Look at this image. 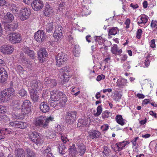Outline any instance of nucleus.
<instances>
[{"label": "nucleus", "mask_w": 157, "mask_h": 157, "mask_svg": "<svg viewBox=\"0 0 157 157\" xmlns=\"http://www.w3.org/2000/svg\"><path fill=\"white\" fill-rule=\"evenodd\" d=\"M32 104L31 102L28 100H25L21 104L17 102L14 105V107L20 111L21 114L23 116L28 115L31 111Z\"/></svg>", "instance_id": "nucleus-1"}, {"label": "nucleus", "mask_w": 157, "mask_h": 157, "mask_svg": "<svg viewBox=\"0 0 157 157\" xmlns=\"http://www.w3.org/2000/svg\"><path fill=\"white\" fill-rule=\"evenodd\" d=\"M54 121V117L52 116H50L48 118L40 116L35 119L34 121V124L37 127L47 128H48L49 122Z\"/></svg>", "instance_id": "nucleus-2"}, {"label": "nucleus", "mask_w": 157, "mask_h": 157, "mask_svg": "<svg viewBox=\"0 0 157 157\" xmlns=\"http://www.w3.org/2000/svg\"><path fill=\"white\" fill-rule=\"evenodd\" d=\"M50 98L56 101H59L66 103L67 101L66 96L62 92L57 91H52Z\"/></svg>", "instance_id": "nucleus-3"}, {"label": "nucleus", "mask_w": 157, "mask_h": 157, "mask_svg": "<svg viewBox=\"0 0 157 157\" xmlns=\"http://www.w3.org/2000/svg\"><path fill=\"white\" fill-rule=\"evenodd\" d=\"M40 133L36 132H31L29 134V140L35 144L37 146L43 142Z\"/></svg>", "instance_id": "nucleus-4"}, {"label": "nucleus", "mask_w": 157, "mask_h": 157, "mask_svg": "<svg viewBox=\"0 0 157 157\" xmlns=\"http://www.w3.org/2000/svg\"><path fill=\"white\" fill-rule=\"evenodd\" d=\"M10 42L13 44L21 43L22 40L21 35L17 33H12L8 36Z\"/></svg>", "instance_id": "nucleus-5"}, {"label": "nucleus", "mask_w": 157, "mask_h": 157, "mask_svg": "<svg viewBox=\"0 0 157 157\" xmlns=\"http://www.w3.org/2000/svg\"><path fill=\"white\" fill-rule=\"evenodd\" d=\"M77 114L76 111L67 112L65 119L66 122L70 124H73L76 119Z\"/></svg>", "instance_id": "nucleus-6"}, {"label": "nucleus", "mask_w": 157, "mask_h": 157, "mask_svg": "<svg viewBox=\"0 0 157 157\" xmlns=\"http://www.w3.org/2000/svg\"><path fill=\"white\" fill-rule=\"evenodd\" d=\"M56 65L60 67L61 65L67 61V55L63 52L59 53L56 56Z\"/></svg>", "instance_id": "nucleus-7"}, {"label": "nucleus", "mask_w": 157, "mask_h": 157, "mask_svg": "<svg viewBox=\"0 0 157 157\" xmlns=\"http://www.w3.org/2000/svg\"><path fill=\"white\" fill-rule=\"evenodd\" d=\"M19 12L21 15L20 19L23 21L27 19L31 13L30 10L27 7L22 8Z\"/></svg>", "instance_id": "nucleus-8"}, {"label": "nucleus", "mask_w": 157, "mask_h": 157, "mask_svg": "<svg viewBox=\"0 0 157 157\" xmlns=\"http://www.w3.org/2000/svg\"><path fill=\"white\" fill-rule=\"evenodd\" d=\"M29 89L32 90H40L42 89L40 81L34 80L30 82Z\"/></svg>", "instance_id": "nucleus-9"}, {"label": "nucleus", "mask_w": 157, "mask_h": 157, "mask_svg": "<svg viewBox=\"0 0 157 157\" xmlns=\"http://www.w3.org/2000/svg\"><path fill=\"white\" fill-rule=\"evenodd\" d=\"M46 37L45 33L42 30H38L35 33L34 39L39 42H42L44 41Z\"/></svg>", "instance_id": "nucleus-10"}, {"label": "nucleus", "mask_w": 157, "mask_h": 157, "mask_svg": "<svg viewBox=\"0 0 157 157\" xmlns=\"http://www.w3.org/2000/svg\"><path fill=\"white\" fill-rule=\"evenodd\" d=\"M38 59L40 63L45 61L48 56V53L45 48H42L40 49L38 52Z\"/></svg>", "instance_id": "nucleus-11"}, {"label": "nucleus", "mask_w": 157, "mask_h": 157, "mask_svg": "<svg viewBox=\"0 0 157 157\" xmlns=\"http://www.w3.org/2000/svg\"><path fill=\"white\" fill-rule=\"evenodd\" d=\"M55 28V31L53 34V36L57 40L61 38L62 37V31L63 28L60 25L56 24Z\"/></svg>", "instance_id": "nucleus-12"}, {"label": "nucleus", "mask_w": 157, "mask_h": 157, "mask_svg": "<svg viewBox=\"0 0 157 157\" xmlns=\"http://www.w3.org/2000/svg\"><path fill=\"white\" fill-rule=\"evenodd\" d=\"M32 7L35 10L38 11L42 9L44 6L43 2L40 0H35L32 3Z\"/></svg>", "instance_id": "nucleus-13"}, {"label": "nucleus", "mask_w": 157, "mask_h": 157, "mask_svg": "<svg viewBox=\"0 0 157 157\" xmlns=\"http://www.w3.org/2000/svg\"><path fill=\"white\" fill-rule=\"evenodd\" d=\"M18 27L17 21H14L10 24L6 25L5 26V30L6 32H9V33L15 31Z\"/></svg>", "instance_id": "nucleus-14"}, {"label": "nucleus", "mask_w": 157, "mask_h": 157, "mask_svg": "<svg viewBox=\"0 0 157 157\" xmlns=\"http://www.w3.org/2000/svg\"><path fill=\"white\" fill-rule=\"evenodd\" d=\"M50 105L51 106L55 108V109H59L61 107H64L66 103L59 101H56L52 99L50 101Z\"/></svg>", "instance_id": "nucleus-15"}, {"label": "nucleus", "mask_w": 157, "mask_h": 157, "mask_svg": "<svg viewBox=\"0 0 157 157\" xmlns=\"http://www.w3.org/2000/svg\"><path fill=\"white\" fill-rule=\"evenodd\" d=\"M69 155L72 157H75L78 153L75 145L74 144H72L69 146L68 147Z\"/></svg>", "instance_id": "nucleus-16"}, {"label": "nucleus", "mask_w": 157, "mask_h": 157, "mask_svg": "<svg viewBox=\"0 0 157 157\" xmlns=\"http://www.w3.org/2000/svg\"><path fill=\"white\" fill-rule=\"evenodd\" d=\"M2 52L5 54H10L13 52V48L11 45H5L2 46L1 48Z\"/></svg>", "instance_id": "nucleus-17"}, {"label": "nucleus", "mask_w": 157, "mask_h": 157, "mask_svg": "<svg viewBox=\"0 0 157 157\" xmlns=\"http://www.w3.org/2000/svg\"><path fill=\"white\" fill-rule=\"evenodd\" d=\"M10 124L12 126L21 129H24L27 127L26 123L25 122L15 121L10 123Z\"/></svg>", "instance_id": "nucleus-18"}, {"label": "nucleus", "mask_w": 157, "mask_h": 157, "mask_svg": "<svg viewBox=\"0 0 157 157\" xmlns=\"http://www.w3.org/2000/svg\"><path fill=\"white\" fill-rule=\"evenodd\" d=\"M3 92L5 96L7 98V100L8 101L12 98V95L13 93L14 92L15 90L13 88L10 87L5 90Z\"/></svg>", "instance_id": "nucleus-19"}, {"label": "nucleus", "mask_w": 157, "mask_h": 157, "mask_svg": "<svg viewBox=\"0 0 157 157\" xmlns=\"http://www.w3.org/2000/svg\"><path fill=\"white\" fill-rule=\"evenodd\" d=\"M8 75L5 69H0V82L4 83L7 80Z\"/></svg>", "instance_id": "nucleus-20"}, {"label": "nucleus", "mask_w": 157, "mask_h": 157, "mask_svg": "<svg viewBox=\"0 0 157 157\" xmlns=\"http://www.w3.org/2000/svg\"><path fill=\"white\" fill-rule=\"evenodd\" d=\"M101 132L96 130H92L89 134V137L92 139L101 138Z\"/></svg>", "instance_id": "nucleus-21"}, {"label": "nucleus", "mask_w": 157, "mask_h": 157, "mask_svg": "<svg viewBox=\"0 0 157 157\" xmlns=\"http://www.w3.org/2000/svg\"><path fill=\"white\" fill-rule=\"evenodd\" d=\"M40 109L42 112L46 113L49 111L50 107L48 103L46 101H44L40 104Z\"/></svg>", "instance_id": "nucleus-22"}, {"label": "nucleus", "mask_w": 157, "mask_h": 157, "mask_svg": "<svg viewBox=\"0 0 157 157\" xmlns=\"http://www.w3.org/2000/svg\"><path fill=\"white\" fill-rule=\"evenodd\" d=\"M43 12L45 16L49 17L53 13V10L50 6L49 4H47Z\"/></svg>", "instance_id": "nucleus-23"}, {"label": "nucleus", "mask_w": 157, "mask_h": 157, "mask_svg": "<svg viewBox=\"0 0 157 157\" xmlns=\"http://www.w3.org/2000/svg\"><path fill=\"white\" fill-rule=\"evenodd\" d=\"M58 128V126L56 128V129L54 130V131H51L49 130H47L45 133V136L49 139L54 138L56 135V133L58 132V129H57Z\"/></svg>", "instance_id": "nucleus-24"}, {"label": "nucleus", "mask_w": 157, "mask_h": 157, "mask_svg": "<svg viewBox=\"0 0 157 157\" xmlns=\"http://www.w3.org/2000/svg\"><path fill=\"white\" fill-rule=\"evenodd\" d=\"M148 20L147 17L146 15H144L138 17L137 22L138 24H143L144 25L147 22Z\"/></svg>", "instance_id": "nucleus-25"}, {"label": "nucleus", "mask_w": 157, "mask_h": 157, "mask_svg": "<svg viewBox=\"0 0 157 157\" xmlns=\"http://www.w3.org/2000/svg\"><path fill=\"white\" fill-rule=\"evenodd\" d=\"M37 90H32L30 91V97L32 100L34 102H36L39 97Z\"/></svg>", "instance_id": "nucleus-26"}, {"label": "nucleus", "mask_w": 157, "mask_h": 157, "mask_svg": "<svg viewBox=\"0 0 157 157\" xmlns=\"http://www.w3.org/2000/svg\"><path fill=\"white\" fill-rule=\"evenodd\" d=\"M78 147V152L79 153V155H83L85 152L86 148L85 146L82 143L78 144H77Z\"/></svg>", "instance_id": "nucleus-27"}, {"label": "nucleus", "mask_w": 157, "mask_h": 157, "mask_svg": "<svg viewBox=\"0 0 157 157\" xmlns=\"http://www.w3.org/2000/svg\"><path fill=\"white\" fill-rule=\"evenodd\" d=\"M56 23L52 22H49L46 26V32L48 33L51 32L55 28Z\"/></svg>", "instance_id": "nucleus-28"}, {"label": "nucleus", "mask_w": 157, "mask_h": 157, "mask_svg": "<svg viewBox=\"0 0 157 157\" xmlns=\"http://www.w3.org/2000/svg\"><path fill=\"white\" fill-rule=\"evenodd\" d=\"M9 6L11 11L14 15H16L18 13L19 9L16 6V5L13 3H10L9 4Z\"/></svg>", "instance_id": "nucleus-29"}, {"label": "nucleus", "mask_w": 157, "mask_h": 157, "mask_svg": "<svg viewBox=\"0 0 157 157\" xmlns=\"http://www.w3.org/2000/svg\"><path fill=\"white\" fill-rule=\"evenodd\" d=\"M24 52L27 54L31 58L33 59L35 58V54L34 52L27 47H25L23 49Z\"/></svg>", "instance_id": "nucleus-30"}, {"label": "nucleus", "mask_w": 157, "mask_h": 157, "mask_svg": "<svg viewBox=\"0 0 157 157\" xmlns=\"http://www.w3.org/2000/svg\"><path fill=\"white\" fill-rule=\"evenodd\" d=\"M118 48L117 45L114 44L111 48V51L112 53L115 55H120L122 52V50L121 49H118Z\"/></svg>", "instance_id": "nucleus-31"}, {"label": "nucleus", "mask_w": 157, "mask_h": 157, "mask_svg": "<svg viewBox=\"0 0 157 157\" xmlns=\"http://www.w3.org/2000/svg\"><path fill=\"white\" fill-rule=\"evenodd\" d=\"M15 151V157H25V154L22 148H18Z\"/></svg>", "instance_id": "nucleus-32"}, {"label": "nucleus", "mask_w": 157, "mask_h": 157, "mask_svg": "<svg viewBox=\"0 0 157 157\" xmlns=\"http://www.w3.org/2000/svg\"><path fill=\"white\" fill-rule=\"evenodd\" d=\"M115 119L117 123L123 126L125 124L124 121V119H123L121 115H117Z\"/></svg>", "instance_id": "nucleus-33"}, {"label": "nucleus", "mask_w": 157, "mask_h": 157, "mask_svg": "<svg viewBox=\"0 0 157 157\" xmlns=\"http://www.w3.org/2000/svg\"><path fill=\"white\" fill-rule=\"evenodd\" d=\"M58 148L59 153L62 155L64 154L67 151V147L64 143H61L60 144H59Z\"/></svg>", "instance_id": "nucleus-34"}, {"label": "nucleus", "mask_w": 157, "mask_h": 157, "mask_svg": "<svg viewBox=\"0 0 157 157\" xmlns=\"http://www.w3.org/2000/svg\"><path fill=\"white\" fill-rule=\"evenodd\" d=\"M127 79H119L117 80V84L120 87H122L123 86H126V84L127 83Z\"/></svg>", "instance_id": "nucleus-35"}, {"label": "nucleus", "mask_w": 157, "mask_h": 157, "mask_svg": "<svg viewBox=\"0 0 157 157\" xmlns=\"http://www.w3.org/2000/svg\"><path fill=\"white\" fill-rule=\"evenodd\" d=\"M27 157H36V153L32 150L27 148L26 150Z\"/></svg>", "instance_id": "nucleus-36"}, {"label": "nucleus", "mask_w": 157, "mask_h": 157, "mask_svg": "<svg viewBox=\"0 0 157 157\" xmlns=\"http://www.w3.org/2000/svg\"><path fill=\"white\" fill-rule=\"evenodd\" d=\"M117 32H118V30L117 28L113 27L109 30L108 32L109 35H114L117 33Z\"/></svg>", "instance_id": "nucleus-37"}, {"label": "nucleus", "mask_w": 157, "mask_h": 157, "mask_svg": "<svg viewBox=\"0 0 157 157\" xmlns=\"http://www.w3.org/2000/svg\"><path fill=\"white\" fill-rule=\"evenodd\" d=\"M4 18L5 19L7 18L9 21H12L14 19L13 15L10 12L7 13L6 15L4 17Z\"/></svg>", "instance_id": "nucleus-38"}, {"label": "nucleus", "mask_w": 157, "mask_h": 157, "mask_svg": "<svg viewBox=\"0 0 157 157\" xmlns=\"http://www.w3.org/2000/svg\"><path fill=\"white\" fill-rule=\"evenodd\" d=\"M112 114L110 112H109L107 110L104 111L102 114L101 117L103 119L108 118L109 117L111 116Z\"/></svg>", "instance_id": "nucleus-39"}, {"label": "nucleus", "mask_w": 157, "mask_h": 157, "mask_svg": "<svg viewBox=\"0 0 157 157\" xmlns=\"http://www.w3.org/2000/svg\"><path fill=\"white\" fill-rule=\"evenodd\" d=\"M8 101L7 98L5 96L3 91L0 93V102H5Z\"/></svg>", "instance_id": "nucleus-40"}, {"label": "nucleus", "mask_w": 157, "mask_h": 157, "mask_svg": "<svg viewBox=\"0 0 157 157\" xmlns=\"http://www.w3.org/2000/svg\"><path fill=\"white\" fill-rule=\"evenodd\" d=\"M18 94L21 97H24L27 95V91L24 89H21L18 92Z\"/></svg>", "instance_id": "nucleus-41"}, {"label": "nucleus", "mask_w": 157, "mask_h": 157, "mask_svg": "<svg viewBox=\"0 0 157 157\" xmlns=\"http://www.w3.org/2000/svg\"><path fill=\"white\" fill-rule=\"evenodd\" d=\"M97 112L94 114V116L97 117L99 116L102 111V108L101 105L98 106L97 108Z\"/></svg>", "instance_id": "nucleus-42"}, {"label": "nucleus", "mask_w": 157, "mask_h": 157, "mask_svg": "<svg viewBox=\"0 0 157 157\" xmlns=\"http://www.w3.org/2000/svg\"><path fill=\"white\" fill-rule=\"evenodd\" d=\"M72 92L73 93V94L75 96L78 95L80 93V90H79L78 88H74L72 89Z\"/></svg>", "instance_id": "nucleus-43"}, {"label": "nucleus", "mask_w": 157, "mask_h": 157, "mask_svg": "<svg viewBox=\"0 0 157 157\" xmlns=\"http://www.w3.org/2000/svg\"><path fill=\"white\" fill-rule=\"evenodd\" d=\"M104 150L103 151V153L105 154L106 155H109L110 153V151L108 148L107 147L104 146Z\"/></svg>", "instance_id": "nucleus-44"}, {"label": "nucleus", "mask_w": 157, "mask_h": 157, "mask_svg": "<svg viewBox=\"0 0 157 157\" xmlns=\"http://www.w3.org/2000/svg\"><path fill=\"white\" fill-rule=\"evenodd\" d=\"M52 79L49 77H47L44 78V83L45 84L48 85L50 84Z\"/></svg>", "instance_id": "nucleus-45"}, {"label": "nucleus", "mask_w": 157, "mask_h": 157, "mask_svg": "<svg viewBox=\"0 0 157 157\" xmlns=\"http://www.w3.org/2000/svg\"><path fill=\"white\" fill-rule=\"evenodd\" d=\"M151 28H155L156 29H157V21L156 20H152L151 24Z\"/></svg>", "instance_id": "nucleus-46"}, {"label": "nucleus", "mask_w": 157, "mask_h": 157, "mask_svg": "<svg viewBox=\"0 0 157 157\" xmlns=\"http://www.w3.org/2000/svg\"><path fill=\"white\" fill-rule=\"evenodd\" d=\"M78 121L81 123L82 126H86L88 124L86 120L83 119H79Z\"/></svg>", "instance_id": "nucleus-47"}, {"label": "nucleus", "mask_w": 157, "mask_h": 157, "mask_svg": "<svg viewBox=\"0 0 157 157\" xmlns=\"http://www.w3.org/2000/svg\"><path fill=\"white\" fill-rule=\"evenodd\" d=\"M129 143L130 142L127 141H123L120 142V146L124 148L125 146Z\"/></svg>", "instance_id": "nucleus-48"}, {"label": "nucleus", "mask_w": 157, "mask_h": 157, "mask_svg": "<svg viewBox=\"0 0 157 157\" xmlns=\"http://www.w3.org/2000/svg\"><path fill=\"white\" fill-rule=\"evenodd\" d=\"M105 78V76L103 74H101L100 75H98L97 76L96 80L98 81H100L102 79H104Z\"/></svg>", "instance_id": "nucleus-49"}, {"label": "nucleus", "mask_w": 157, "mask_h": 157, "mask_svg": "<svg viewBox=\"0 0 157 157\" xmlns=\"http://www.w3.org/2000/svg\"><path fill=\"white\" fill-rule=\"evenodd\" d=\"M139 137H136L131 141V142L132 143L133 145V147H134V146H136L137 145H138V144L136 143L137 140L139 139Z\"/></svg>", "instance_id": "nucleus-50"}, {"label": "nucleus", "mask_w": 157, "mask_h": 157, "mask_svg": "<svg viewBox=\"0 0 157 157\" xmlns=\"http://www.w3.org/2000/svg\"><path fill=\"white\" fill-rule=\"evenodd\" d=\"M6 107L0 105V113H2L6 112Z\"/></svg>", "instance_id": "nucleus-51"}, {"label": "nucleus", "mask_w": 157, "mask_h": 157, "mask_svg": "<svg viewBox=\"0 0 157 157\" xmlns=\"http://www.w3.org/2000/svg\"><path fill=\"white\" fill-rule=\"evenodd\" d=\"M63 82H67L69 80V77L67 76V75L66 74L64 73L63 74Z\"/></svg>", "instance_id": "nucleus-52"}, {"label": "nucleus", "mask_w": 157, "mask_h": 157, "mask_svg": "<svg viewBox=\"0 0 157 157\" xmlns=\"http://www.w3.org/2000/svg\"><path fill=\"white\" fill-rule=\"evenodd\" d=\"M20 57L22 61H26L27 62H28V59L24 56V54L23 53H21L20 55Z\"/></svg>", "instance_id": "nucleus-53"}, {"label": "nucleus", "mask_w": 157, "mask_h": 157, "mask_svg": "<svg viewBox=\"0 0 157 157\" xmlns=\"http://www.w3.org/2000/svg\"><path fill=\"white\" fill-rule=\"evenodd\" d=\"M142 30L140 29L138 30L136 33V37L138 39L140 38L141 36L142 33Z\"/></svg>", "instance_id": "nucleus-54"}, {"label": "nucleus", "mask_w": 157, "mask_h": 157, "mask_svg": "<svg viewBox=\"0 0 157 157\" xmlns=\"http://www.w3.org/2000/svg\"><path fill=\"white\" fill-rule=\"evenodd\" d=\"M109 128V126L108 124H106L102 126L101 127V129L103 131H107Z\"/></svg>", "instance_id": "nucleus-55"}, {"label": "nucleus", "mask_w": 157, "mask_h": 157, "mask_svg": "<svg viewBox=\"0 0 157 157\" xmlns=\"http://www.w3.org/2000/svg\"><path fill=\"white\" fill-rule=\"evenodd\" d=\"M51 84V86L52 87H54V86H56L57 84L56 80L55 79H52Z\"/></svg>", "instance_id": "nucleus-56"}, {"label": "nucleus", "mask_w": 157, "mask_h": 157, "mask_svg": "<svg viewBox=\"0 0 157 157\" xmlns=\"http://www.w3.org/2000/svg\"><path fill=\"white\" fill-rule=\"evenodd\" d=\"M155 39H153L151 41L150 46L152 48H154L155 46Z\"/></svg>", "instance_id": "nucleus-57"}, {"label": "nucleus", "mask_w": 157, "mask_h": 157, "mask_svg": "<svg viewBox=\"0 0 157 157\" xmlns=\"http://www.w3.org/2000/svg\"><path fill=\"white\" fill-rule=\"evenodd\" d=\"M61 140L63 142L62 143H64V144H65L67 141H68L67 137H64L63 136H61Z\"/></svg>", "instance_id": "nucleus-58"}, {"label": "nucleus", "mask_w": 157, "mask_h": 157, "mask_svg": "<svg viewBox=\"0 0 157 157\" xmlns=\"http://www.w3.org/2000/svg\"><path fill=\"white\" fill-rule=\"evenodd\" d=\"M6 4V2L5 0H0V6H3Z\"/></svg>", "instance_id": "nucleus-59"}, {"label": "nucleus", "mask_w": 157, "mask_h": 157, "mask_svg": "<svg viewBox=\"0 0 157 157\" xmlns=\"http://www.w3.org/2000/svg\"><path fill=\"white\" fill-rule=\"evenodd\" d=\"M95 37L96 38L95 39V40L96 42H99V40H101L102 39V37L100 36H95Z\"/></svg>", "instance_id": "nucleus-60"}, {"label": "nucleus", "mask_w": 157, "mask_h": 157, "mask_svg": "<svg viewBox=\"0 0 157 157\" xmlns=\"http://www.w3.org/2000/svg\"><path fill=\"white\" fill-rule=\"evenodd\" d=\"M130 6L131 7L134 9H136L138 7V5L137 4H133L132 3H131L130 5Z\"/></svg>", "instance_id": "nucleus-61"}, {"label": "nucleus", "mask_w": 157, "mask_h": 157, "mask_svg": "<svg viewBox=\"0 0 157 157\" xmlns=\"http://www.w3.org/2000/svg\"><path fill=\"white\" fill-rule=\"evenodd\" d=\"M150 115L153 116L155 118H157V117L156 113H154L152 111H151L149 112Z\"/></svg>", "instance_id": "nucleus-62"}, {"label": "nucleus", "mask_w": 157, "mask_h": 157, "mask_svg": "<svg viewBox=\"0 0 157 157\" xmlns=\"http://www.w3.org/2000/svg\"><path fill=\"white\" fill-rule=\"evenodd\" d=\"M137 97H138L140 99H143L144 98L145 96L144 95L142 94H137Z\"/></svg>", "instance_id": "nucleus-63"}, {"label": "nucleus", "mask_w": 157, "mask_h": 157, "mask_svg": "<svg viewBox=\"0 0 157 157\" xmlns=\"http://www.w3.org/2000/svg\"><path fill=\"white\" fill-rule=\"evenodd\" d=\"M13 117L15 119H18L20 118L21 117L20 116L18 115H16L15 114H13L12 115Z\"/></svg>", "instance_id": "nucleus-64"}]
</instances>
